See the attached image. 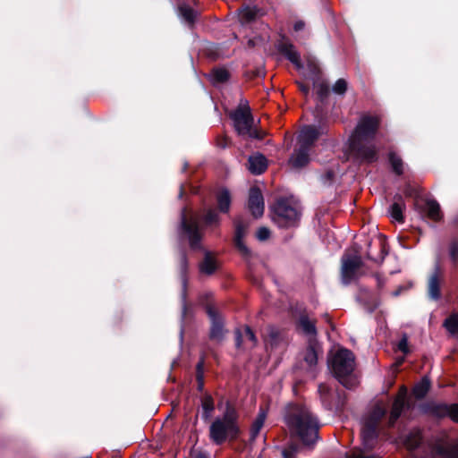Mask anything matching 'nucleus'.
Segmentation results:
<instances>
[{"instance_id":"nucleus-2","label":"nucleus","mask_w":458,"mask_h":458,"mask_svg":"<svg viewBox=\"0 0 458 458\" xmlns=\"http://www.w3.org/2000/svg\"><path fill=\"white\" fill-rule=\"evenodd\" d=\"M236 411L227 405L223 418L216 419L209 428L210 439L216 445H221L227 439L236 437L238 428L236 426Z\"/></svg>"},{"instance_id":"nucleus-14","label":"nucleus","mask_w":458,"mask_h":458,"mask_svg":"<svg viewBox=\"0 0 458 458\" xmlns=\"http://www.w3.org/2000/svg\"><path fill=\"white\" fill-rule=\"evenodd\" d=\"M310 155V149L299 146L298 148H296L294 150V152L293 153V155L291 156V157L289 159V164L293 168H296V169L301 168L309 164Z\"/></svg>"},{"instance_id":"nucleus-1","label":"nucleus","mask_w":458,"mask_h":458,"mask_svg":"<svg viewBox=\"0 0 458 458\" xmlns=\"http://www.w3.org/2000/svg\"><path fill=\"white\" fill-rule=\"evenodd\" d=\"M285 422L292 434L299 437L303 445H313L318 441L319 424L318 419L306 406L289 405Z\"/></svg>"},{"instance_id":"nucleus-30","label":"nucleus","mask_w":458,"mask_h":458,"mask_svg":"<svg viewBox=\"0 0 458 458\" xmlns=\"http://www.w3.org/2000/svg\"><path fill=\"white\" fill-rule=\"evenodd\" d=\"M389 162H390L393 171L396 174L401 175L403 173L404 164L403 162V159L398 155H396L394 152L389 153Z\"/></svg>"},{"instance_id":"nucleus-47","label":"nucleus","mask_w":458,"mask_h":458,"mask_svg":"<svg viewBox=\"0 0 458 458\" xmlns=\"http://www.w3.org/2000/svg\"><path fill=\"white\" fill-rule=\"evenodd\" d=\"M318 392H319L321 397L324 398V396L329 392V388L327 385L320 384L318 386Z\"/></svg>"},{"instance_id":"nucleus-32","label":"nucleus","mask_w":458,"mask_h":458,"mask_svg":"<svg viewBox=\"0 0 458 458\" xmlns=\"http://www.w3.org/2000/svg\"><path fill=\"white\" fill-rule=\"evenodd\" d=\"M421 441L420 431L416 429L411 431L405 439V445L408 449H415Z\"/></svg>"},{"instance_id":"nucleus-36","label":"nucleus","mask_w":458,"mask_h":458,"mask_svg":"<svg viewBox=\"0 0 458 458\" xmlns=\"http://www.w3.org/2000/svg\"><path fill=\"white\" fill-rule=\"evenodd\" d=\"M304 360L310 368L317 364L318 353L314 345H310L305 352Z\"/></svg>"},{"instance_id":"nucleus-16","label":"nucleus","mask_w":458,"mask_h":458,"mask_svg":"<svg viewBox=\"0 0 458 458\" xmlns=\"http://www.w3.org/2000/svg\"><path fill=\"white\" fill-rule=\"evenodd\" d=\"M248 225L243 222L237 220L235 222V237L234 242L236 247L243 255H248L250 253L249 249L243 242V238L247 233Z\"/></svg>"},{"instance_id":"nucleus-42","label":"nucleus","mask_w":458,"mask_h":458,"mask_svg":"<svg viewBox=\"0 0 458 458\" xmlns=\"http://www.w3.org/2000/svg\"><path fill=\"white\" fill-rule=\"evenodd\" d=\"M298 451L299 446L296 444H290L286 448L283 450L282 455L284 458H293Z\"/></svg>"},{"instance_id":"nucleus-19","label":"nucleus","mask_w":458,"mask_h":458,"mask_svg":"<svg viewBox=\"0 0 458 458\" xmlns=\"http://www.w3.org/2000/svg\"><path fill=\"white\" fill-rule=\"evenodd\" d=\"M436 453L444 458H458V439L453 443L437 446Z\"/></svg>"},{"instance_id":"nucleus-12","label":"nucleus","mask_w":458,"mask_h":458,"mask_svg":"<svg viewBox=\"0 0 458 458\" xmlns=\"http://www.w3.org/2000/svg\"><path fill=\"white\" fill-rule=\"evenodd\" d=\"M320 132L314 126H304L298 135V144L310 150Z\"/></svg>"},{"instance_id":"nucleus-8","label":"nucleus","mask_w":458,"mask_h":458,"mask_svg":"<svg viewBox=\"0 0 458 458\" xmlns=\"http://www.w3.org/2000/svg\"><path fill=\"white\" fill-rule=\"evenodd\" d=\"M362 266L361 258L358 255L344 254L342 257L341 278L344 284L356 280L360 276Z\"/></svg>"},{"instance_id":"nucleus-33","label":"nucleus","mask_w":458,"mask_h":458,"mask_svg":"<svg viewBox=\"0 0 458 458\" xmlns=\"http://www.w3.org/2000/svg\"><path fill=\"white\" fill-rule=\"evenodd\" d=\"M444 327L452 335L458 333V313L451 314L445 320Z\"/></svg>"},{"instance_id":"nucleus-29","label":"nucleus","mask_w":458,"mask_h":458,"mask_svg":"<svg viewBox=\"0 0 458 458\" xmlns=\"http://www.w3.org/2000/svg\"><path fill=\"white\" fill-rule=\"evenodd\" d=\"M299 326L302 332L309 336H315L317 334L315 322L310 319L307 316L301 317Z\"/></svg>"},{"instance_id":"nucleus-27","label":"nucleus","mask_w":458,"mask_h":458,"mask_svg":"<svg viewBox=\"0 0 458 458\" xmlns=\"http://www.w3.org/2000/svg\"><path fill=\"white\" fill-rule=\"evenodd\" d=\"M248 341L250 342L249 347H254L257 344L256 336L253 333V331L249 327H246L243 330L242 334L237 333L236 335V345L237 347H240L242 341Z\"/></svg>"},{"instance_id":"nucleus-22","label":"nucleus","mask_w":458,"mask_h":458,"mask_svg":"<svg viewBox=\"0 0 458 458\" xmlns=\"http://www.w3.org/2000/svg\"><path fill=\"white\" fill-rule=\"evenodd\" d=\"M404 208V203L400 195L394 197V201L390 207V215L393 219L402 223L403 221V210Z\"/></svg>"},{"instance_id":"nucleus-45","label":"nucleus","mask_w":458,"mask_h":458,"mask_svg":"<svg viewBox=\"0 0 458 458\" xmlns=\"http://www.w3.org/2000/svg\"><path fill=\"white\" fill-rule=\"evenodd\" d=\"M256 235L259 241H266L270 236V231L267 227H260Z\"/></svg>"},{"instance_id":"nucleus-35","label":"nucleus","mask_w":458,"mask_h":458,"mask_svg":"<svg viewBox=\"0 0 458 458\" xmlns=\"http://www.w3.org/2000/svg\"><path fill=\"white\" fill-rule=\"evenodd\" d=\"M210 78L214 83L225 82L229 78V72L224 68L214 69L210 73Z\"/></svg>"},{"instance_id":"nucleus-3","label":"nucleus","mask_w":458,"mask_h":458,"mask_svg":"<svg viewBox=\"0 0 458 458\" xmlns=\"http://www.w3.org/2000/svg\"><path fill=\"white\" fill-rule=\"evenodd\" d=\"M329 366L335 377H337L343 385L346 386L344 379L354 369V355L351 351L341 348L337 350L330 359Z\"/></svg>"},{"instance_id":"nucleus-38","label":"nucleus","mask_w":458,"mask_h":458,"mask_svg":"<svg viewBox=\"0 0 458 458\" xmlns=\"http://www.w3.org/2000/svg\"><path fill=\"white\" fill-rule=\"evenodd\" d=\"M180 13L182 18L189 23L192 24L197 16V13L188 6H181Z\"/></svg>"},{"instance_id":"nucleus-21","label":"nucleus","mask_w":458,"mask_h":458,"mask_svg":"<svg viewBox=\"0 0 458 458\" xmlns=\"http://www.w3.org/2000/svg\"><path fill=\"white\" fill-rule=\"evenodd\" d=\"M405 406V396L404 394H399L394 400L392 411L390 413L389 422L393 425L395 420L400 417Z\"/></svg>"},{"instance_id":"nucleus-39","label":"nucleus","mask_w":458,"mask_h":458,"mask_svg":"<svg viewBox=\"0 0 458 458\" xmlns=\"http://www.w3.org/2000/svg\"><path fill=\"white\" fill-rule=\"evenodd\" d=\"M314 89L316 90L317 95L321 100L326 98L329 94V88L327 84L324 81L315 83Z\"/></svg>"},{"instance_id":"nucleus-23","label":"nucleus","mask_w":458,"mask_h":458,"mask_svg":"<svg viewBox=\"0 0 458 458\" xmlns=\"http://www.w3.org/2000/svg\"><path fill=\"white\" fill-rule=\"evenodd\" d=\"M280 50L298 69L301 67L300 55L293 45L283 44Z\"/></svg>"},{"instance_id":"nucleus-18","label":"nucleus","mask_w":458,"mask_h":458,"mask_svg":"<svg viewBox=\"0 0 458 458\" xmlns=\"http://www.w3.org/2000/svg\"><path fill=\"white\" fill-rule=\"evenodd\" d=\"M208 315L211 318L210 337L211 339L220 341L224 336L223 321L211 309L208 310Z\"/></svg>"},{"instance_id":"nucleus-25","label":"nucleus","mask_w":458,"mask_h":458,"mask_svg":"<svg viewBox=\"0 0 458 458\" xmlns=\"http://www.w3.org/2000/svg\"><path fill=\"white\" fill-rule=\"evenodd\" d=\"M427 216L434 221L441 218L440 207L436 200H427L424 207Z\"/></svg>"},{"instance_id":"nucleus-43","label":"nucleus","mask_w":458,"mask_h":458,"mask_svg":"<svg viewBox=\"0 0 458 458\" xmlns=\"http://www.w3.org/2000/svg\"><path fill=\"white\" fill-rule=\"evenodd\" d=\"M398 350L403 352L404 354L409 353L410 350L408 347V338L406 335H403L398 343Z\"/></svg>"},{"instance_id":"nucleus-46","label":"nucleus","mask_w":458,"mask_h":458,"mask_svg":"<svg viewBox=\"0 0 458 458\" xmlns=\"http://www.w3.org/2000/svg\"><path fill=\"white\" fill-rule=\"evenodd\" d=\"M450 255L453 260H458V242H454L450 248Z\"/></svg>"},{"instance_id":"nucleus-13","label":"nucleus","mask_w":458,"mask_h":458,"mask_svg":"<svg viewBox=\"0 0 458 458\" xmlns=\"http://www.w3.org/2000/svg\"><path fill=\"white\" fill-rule=\"evenodd\" d=\"M442 282V274L438 268H436L428 281V293L431 300L437 301L441 297L440 286Z\"/></svg>"},{"instance_id":"nucleus-37","label":"nucleus","mask_w":458,"mask_h":458,"mask_svg":"<svg viewBox=\"0 0 458 458\" xmlns=\"http://www.w3.org/2000/svg\"><path fill=\"white\" fill-rule=\"evenodd\" d=\"M256 14L257 11L255 8L246 6L240 10L239 18L242 22H249L255 18Z\"/></svg>"},{"instance_id":"nucleus-11","label":"nucleus","mask_w":458,"mask_h":458,"mask_svg":"<svg viewBox=\"0 0 458 458\" xmlns=\"http://www.w3.org/2000/svg\"><path fill=\"white\" fill-rule=\"evenodd\" d=\"M352 148L357 155L367 162L376 161L377 158V148L373 144H365L364 141H352Z\"/></svg>"},{"instance_id":"nucleus-5","label":"nucleus","mask_w":458,"mask_h":458,"mask_svg":"<svg viewBox=\"0 0 458 458\" xmlns=\"http://www.w3.org/2000/svg\"><path fill=\"white\" fill-rule=\"evenodd\" d=\"M386 412V407L377 404L374 407L369 415L364 419L361 437L366 448L372 447V442L377 437V423L385 416Z\"/></svg>"},{"instance_id":"nucleus-20","label":"nucleus","mask_w":458,"mask_h":458,"mask_svg":"<svg viewBox=\"0 0 458 458\" xmlns=\"http://www.w3.org/2000/svg\"><path fill=\"white\" fill-rule=\"evenodd\" d=\"M217 267L216 260L213 254L209 251L205 252L204 259L199 264V270L206 275L213 274Z\"/></svg>"},{"instance_id":"nucleus-53","label":"nucleus","mask_w":458,"mask_h":458,"mask_svg":"<svg viewBox=\"0 0 458 458\" xmlns=\"http://www.w3.org/2000/svg\"><path fill=\"white\" fill-rule=\"evenodd\" d=\"M403 360H404L403 358L400 359V360L397 361L398 365L402 364V363H403Z\"/></svg>"},{"instance_id":"nucleus-28","label":"nucleus","mask_w":458,"mask_h":458,"mask_svg":"<svg viewBox=\"0 0 458 458\" xmlns=\"http://www.w3.org/2000/svg\"><path fill=\"white\" fill-rule=\"evenodd\" d=\"M266 416H267L266 411L263 409H260V411H259L256 420L253 421L251 428H250V438L252 440H254L259 434V431L264 425Z\"/></svg>"},{"instance_id":"nucleus-7","label":"nucleus","mask_w":458,"mask_h":458,"mask_svg":"<svg viewBox=\"0 0 458 458\" xmlns=\"http://www.w3.org/2000/svg\"><path fill=\"white\" fill-rule=\"evenodd\" d=\"M181 229L187 237L191 248L200 249L202 235L199 227V216L194 214H188L187 210L183 209L181 217Z\"/></svg>"},{"instance_id":"nucleus-48","label":"nucleus","mask_w":458,"mask_h":458,"mask_svg":"<svg viewBox=\"0 0 458 458\" xmlns=\"http://www.w3.org/2000/svg\"><path fill=\"white\" fill-rule=\"evenodd\" d=\"M350 458H379L376 455L364 456L361 454H353Z\"/></svg>"},{"instance_id":"nucleus-15","label":"nucleus","mask_w":458,"mask_h":458,"mask_svg":"<svg viewBox=\"0 0 458 458\" xmlns=\"http://www.w3.org/2000/svg\"><path fill=\"white\" fill-rule=\"evenodd\" d=\"M248 169L253 174H260L265 172L267 167V158L259 153L250 156L248 159Z\"/></svg>"},{"instance_id":"nucleus-34","label":"nucleus","mask_w":458,"mask_h":458,"mask_svg":"<svg viewBox=\"0 0 458 458\" xmlns=\"http://www.w3.org/2000/svg\"><path fill=\"white\" fill-rule=\"evenodd\" d=\"M429 389V381L425 377L413 388V394L416 398H423Z\"/></svg>"},{"instance_id":"nucleus-17","label":"nucleus","mask_w":458,"mask_h":458,"mask_svg":"<svg viewBox=\"0 0 458 458\" xmlns=\"http://www.w3.org/2000/svg\"><path fill=\"white\" fill-rule=\"evenodd\" d=\"M265 343L267 348H270L271 350L278 347L284 346V339L281 335V333L273 327H268L267 329V333L265 335Z\"/></svg>"},{"instance_id":"nucleus-4","label":"nucleus","mask_w":458,"mask_h":458,"mask_svg":"<svg viewBox=\"0 0 458 458\" xmlns=\"http://www.w3.org/2000/svg\"><path fill=\"white\" fill-rule=\"evenodd\" d=\"M232 118L233 120L234 128L239 135L259 140L264 138V131H259L253 128V117L248 106L239 107L232 114Z\"/></svg>"},{"instance_id":"nucleus-26","label":"nucleus","mask_w":458,"mask_h":458,"mask_svg":"<svg viewBox=\"0 0 458 458\" xmlns=\"http://www.w3.org/2000/svg\"><path fill=\"white\" fill-rule=\"evenodd\" d=\"M218 208L223 213H227L231 205V196L227 190H221L216 197Z\"/></svg>"},{"instance_id":"nucleus-6","label":"nucleus","mask_w":458,"mask_h":458,"mask_svg":"<svg viewBox=\"0 0 458 458\" xmlns=\"http://www.w3.org/2000/svg\"><path fill=\"white\" fill-rule=\"evenodd\" d=\"M298 208L288 199H279L274 207L273 220L282 227L291 226L299 219Z\"/></svg>"},{"instance_id":"nucleus-50","label":"nucleus","mask_w":458,"mask_h":458,"mask_svg":"<svg viewBox=\"0 0 458 458\" xmlns=\"http://www.w3.org/2000/svg\"><path fill=\"white\" fill-rule=\"evenodd\" d=\"M193 458H208V456L201 452H196L193 454Z\"/></svg>"},{"instance_id":"nucleus-41","label":"nucleus","mask_w":458,"mask_h":458,"mask_svg":"<svg viewBox=\"0 0 458 458\" xmlns=\"http://www.w3.org/2000/svg\"><path fill=\"white\" fill-rule=\"evenodd\" d=\"M207 225H216L219 224V216L214 210H208L204 217Z\"/></svg>"},{"instance_id":"nucleus-31","label":"nucleus","mask_w":458,"mask_h":458,"mask_svg":"<svg viewBox=\"0 0 458 458\" xmlns=\"http://www.w3.org/2000/svg\"><path fill=\"white\" fill-rule=\"evenodd\" d=\"M201 407H202V417L205 419V420H208L212 411H214V402H213V399L211 397V395L209 394H206L203 398H202V401H201Z\"/></svg>"},{"instance_id":"nucleus-40","label":"nucleus","mask_w":458,"mask_h":458,"mask_svg":"<svg viewBox=\"0 0 458 458\" xmlns=\"http://www.w3.org/2000/svg\"><path fill=\"white\" fill-rule=\"evenodd\" d=\"M348 89V83L344 79H338L332 87V91L337 95H344Z\"/></svg>"},{"instance_id":"nucleus-52","label":"nucleus","mask_w":458,"mask_h":458,"mask_svg":"<svg viewBox=\"0 0 458 458\" xmlns=\"http://www.w3.org/2000/svg\"><path fill=\"white\" fill-rule=\"evenodd\" d=\"M405 193H406L407 195H410V196H411V191L410 189H407V190H406V191H405Z\"/></svg>"},{"instance_id":"nucleus-51","label":"nucleus","mask_w":458,"mask_h":458,"mask_svg":"<svg viewBox=\"0 0 458 458\" xmlns=\"http://www.w3.org/2000/svg\"><path fill=\"white\" fill-rule=\"evenodd\" d=\"M299 88L305 95L309 93V88L307 86L303 84H299Z\"/></svg>"},{"instance_id":"nucleus-10","label":"nucleus","mask_w":458,"mask_h":458,"mask_svg":"<svg viewBox=\"0 0 458 458\" xmlns=\"http://www.w3.org/2000/svg\"><path fill=\"white\" fill-rule=\"evenodd\" d=\"M249 209L255 217H260L264 213V200L259 189L254 187L250 190Z\"/></svg>"},{"instance_id":"nucleus-24","label":"nucleus","mask_w":458,"mask_h":458,"mask_svg":"<svg viewBox=\"0 0 458 458\" xmlns=\"http://www.w3.org/2000/svg\"><path fill=\"white\" fill-rule=\"evenodd\" d=\"M437 413L439 416H447L454 421L458 422V404H442L437 407Z\"/></svg>"},{"instance_id":"nucleus-9","label":"nucleus","mask_w":458,"mask_h":458,"mask_svg":"<svg viewBox=\"0 0 458 458\" xmlns=\"http://www.w3.org/2000/svg\"><path fill=\"white\" fill-rule=\"evenodd\" d=\"M379 125V120L376 116H364L360 119L354 133L352 137V141H365L374 137Z\"/></svg>"},{"instance_id":"nucleus-44","label":"nucleus","mask_w":458,"mask_h":458,"mask_svg":"<svg viewBox=\"0 0 458 458\" xmlns=\"http://www.w3.org/2000/svg\"><path fill=\"white\" fill-rule=\"evenodd\" d=\"M203 361H200L197 365V379L199 381L198 388L201 390L203 388Z\"/></svg>"},{"instance_id":"nucleus-49","label":"nucleus","mask_w":458,"mask_h":458,"mask_svg":"<svg viewBox=\"0 0 458 458\" xmlns=\"http://www.w3.org/2000/svg\"><path fill=\"white\" fill-rule=\"evenodd\" d=\"M304 28V22L303 21H297L294 24V30L296 31L301 30Z\"/></svg>"}]
</instances>
